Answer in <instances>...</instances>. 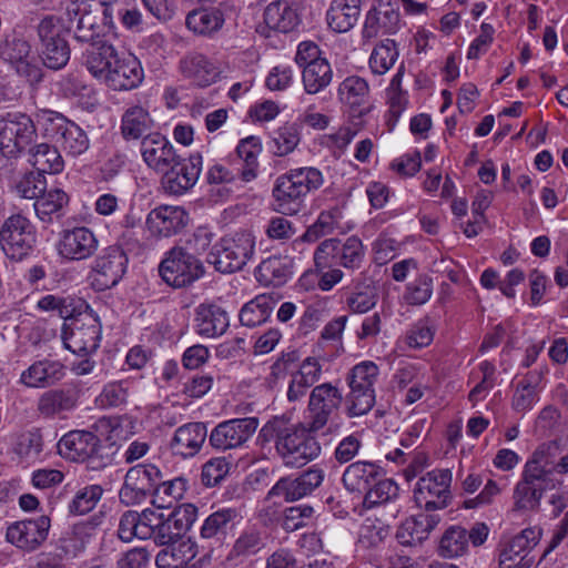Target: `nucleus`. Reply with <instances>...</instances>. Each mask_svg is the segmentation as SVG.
Segmentation results:
<instances>
[{
  "instance_id": "f704fd0d",
  "label": "nucleus",
  "mask_w": 568,
  "mask_h": 568,
  "mask_svg": "<svg viewBox=\"0 0 568 568\" xmlns=\"http://www.w3.org/2000/svg\"><path fill=\"white\" fill-rule=\"evenodd\" d=\"M264 22L270 30L287 33L301 23L297 8L286 0L273 1L264 10Z\"/></svg>"
},
{
  "instance_id": "423d86ee",
  "label": "nucleus",
  "mask_w": 568,
  "mask_h": 568,
  "mask_svg": "<svg viewBox=\"0 0 568 568\" xmlns=\"http://www.w3.org/2000/svg\"><path fill=\"white\" fill-rule=\"evenodd\" d=\"M365 258V246L355 235L345 240L332 237L322 241L314 251L315 270L342 266L347 271L358 270Z\"/></svg>"
},
{
  "instance_id": "a878e982",
  "label": "nucleus",
  "mask_w": 568,
  "mask_h": 568,
  "mask_svg": "<svg viewBox=\"0 0 568 568\" xmlns=\"http://www.w3.org/2000/svg\"><path fill=\"white\" fill-rule=\"evenodd\" d=\"M207 438L204 423L191 422L178 427L170 440V449L174 456L183 459L197 455Z\"/></svg>"
},
{
  "instance_id": "c756f323",
  "label": "nucleus",
  "mask_w": 568,
  "mask_h": 568,
  "mask_svg": "<svg viewBox=\"0 0 568 568\" xmlns=\"http://www.w3.org/2000/svg\"><path fill=\"white\" fill-rule=\"evenodd\" d=\"M100 444L99 437L89 430H71L58 443L61 456L73 462H85L91 458Z\"/></svg>"
},
{
  "instance_id": "2eb2a0df",
  "label": "nucleus",
  "mask_w": 568,
  "mask_h": 568,
  "mask_svg": "<svg viewBox=\"0 0 568 568\" xmlns=\"http://www.w3.org/2000/svg\"><path fill=\"white\" fill-rule=\"evenodd\" d=\"M260 425L256 417L232 418L219 423L209 435L210 445L226 452L242 448L254 435Z\"/></svg>"
},
{
  "instance_id": "ddd939ff",
  "label": "nucleus",
  "mask_w": 568,
  "mask_h": 568,
  "mask_svg": "<svg viewBox=\"0 0 568 568\" xmlns=\"http://www.w3.org/2000/svg\"><path fill=\"white\" fill-rule=\"evenodd\" d=\"M162 479L161 470L152 464L131 467L119 491V498L125 506L143 503L149 496H153L156 484Z\"/></svg>"
},
{
  "instance_id": "a19ab883",
  "label": "nucleus",
  "mask_w": 568,
  "mask_h": 568,
  "mask_svg": "<svg viewBox=\"0 0 568 568\" xmlns=\"http://www.w3.org/2000/svg\"><path fill=\"white\" fill-rule=\"evenodd\" d=\"M69 204L68 194L59 187L50 189L33 203L38 219L43 223H53L65 214Z\"/></svg>"
},
{
  "instance_id": "e2e57ef3",
  "label": "nucleus",
  "mask_w": 568,
  "mask_h": 568,
  "mask_svg": "<svg viewBox=\"0 0 568 568\" xmlns=\"http://www.w3.org/2000/svg\"><path fill=\"white\" fill-rule=\"evenodd\" d=\"M290 172L292 173L296 184L301 185L300 190L304 197H306L310 192L320 189L324 183L322 172L313 166L291 169Z\"/></svg>"
},
{
  "instance_id": "69168bd1",
  "label": "nucleus",
  "mask_w": 568,
  "mask_h": 568,
  "mask_svg": "<svg viewBox=\"0 0 568 568\" xmlns=\"http://www.w3.org/2000/svg\"><path fill=\"white\" fill-rule=\"evenodd\" d=\"M230 470V464L224 457H215L207 460L202 467V483L206 487L220 484Z\"/></svg>"
},
{
  "instance_id": "2f4dec72",
  "label": "nucleus",
  "mask_w": 568,
  "mask_h": 568,
  "mask_svg": "<svg viewBox=\"0 0 568 568\" xmlns=\"http://www.w3.org/2000/svg\"><path fill=\"white\" fill-rule=\"evenodd\" d=\"M542 536L540 527H529L514 536L499 555L500 568H514L534 549Z\"/></svg>"
},
{
  "instance_id": "338daca9",
  "label": "nucleus",
  "mask_w": 568,
  "mask_h": 568,
  "mask_svg": "<svg viewBox=\"0 0 568 568\" xmlns=\"http://www.w3.org/2000/svg\"><path fill=\"white\" fill-rule=\"evenodd\" d=\"M44 175L36 172L26 174L17 184L16 189L21 197L38 200L45 191Z\"/></svg>"
},
{
  "instance_id": "dca6fc26",
  "label": "nucleus",
  "mask_w": 568,
  "mask_h": 568,
  "mask_svg": "<svg viewBox=\"0 0 568 568\" xmlns=\"http://www.w3.org/2000/svg\"><path fill=\"white\" fill-rule=\"evenodd\" d=\"M51 519L41 515L18 520L8 525L6 540L27 552L37 550L48 538Z\"/></svg>"
},
{
  "instance_id": "1a4fd4ad",
  "label": "nucleus",
  "mask_w": 568,
  "mask_h": 568,
  "mask_svg": "<svg viewBox=\"0 0 568 568\" xmlns=\"http://www.w3.org/2000/svg\"><path fill=\"white\" fill-rule=\"evenodd\" d=\"M70 323H64L62 339L72 353L87 355L95 352L101 341V324L91 310L83 308Z\"/></svg>"
},
{
  "instance_id": "864d4df0",
  "label": "nucleus",
  "mask_w": 568,
  "mask_h": 568,
  "mask_svg": "<svg viewBox=\"0 0 568 568\" xmlns=\"http://www.w3.org/2000/svg\"><path fill=\"white\" fill-rule=\"evenodd\" d=\"M236 152L244 162L242 179L248 182L256 176L258 168L257 158L262 152L260 139L251 135L241 140L236 148Z\"/></svg>"
},
{
  "instance_id": "0e129e2a",
  "label": "nucleus",
  "mask_w": 568,
  "mask_h": 568,
  "mask_svg": "<svg viewBox=\"0 0 568 568\" xmlns=\"http://www.w3.org/2000/svg\"><path fill=\"white\" fill-rule=\"evenodd\" d=\"M183 534L184 531L180 528L176 520L170 514L169 516L162 518L160 525L151 538H153L156 545L169 546L181 541Z\"/></svg>"
},
{
  "instance_id": "603ef678",
  "label": "nucleus",
  "mask_w": 568,
  "mask_h": 568,
  "mask_svg": "<svg viewBox=\"0 0 568 568\" xmlns=\"http://www.w3.org/2000/svg\"><path fill=\"white\" fill-rule=\"evenodd\" d=\"M398 59L396 43L392 39L381 41L372 51L368 63L374 74L383 75L395 64Z\"/></svg>"
},
{
  "instance_id": "c85d7f7f",
  "label": "nucleus",
  "mask_w": 568,
  "mask_h": 568,
  "mask_svg": "<svg viewBox=\"0 0 568 568\" xmlns=\"http://www.w3.org/2000/svg\"><path fill=\"white\" fill-rule=\"evenodd\" d=\"M180 70L186 79L200 88L214 84L221 75L220 67L206 55L199 52H191L182 58L180 61Z\"/></svg>"
},
{
  "instance_id": "4468645a",
  "label": "nucleus",
  "mask_w": 568,
  "mask_h": 568,
  "mask_svg": "<svg viewBox=\"0 0 568 568\" xmlns=\"http://www.w3.org/2000/svg\"><path fill=\"white\" fill-rule=\"evenodd\" d=\"M128 256L118 245L104 248L94 260L89 278L95 291H105L115 286L126 272Z\"/></svg>"
},
{
  "instance_id": "b1692460",
  "label": "nucleus",
  "mask_w": 568,
  "mask_h": 568,
  "mask_svg": "<svg viewBox=\"0 0 568 568\" xmlns=\"http://www.w3.org/2000/svg\"><path fill=\"white\" fill-rule=\"evenodd\" d=\"M140 153L145 165L160 174L175 165L179 158L172 143L160 133L143 136Z\"/></svg>"
},
{
  "instance_id": "9b49d317",
  "label": "nucleus",
  "mask_w": 568,
  "mask_h": 568,
  "mask_svg": "<svg viewBox=\"0 0 568 568\" xmlns=\"http://www.w3.org/2000/svg\"><path fill=\"white\" fill-rule=\"evenodd\" d=\"M162 280L175 288L185 287L197 281L204 273L201 261L184 247L169 250L159 265Z\"/></svg>"
},
{
  "instance_id": "f8f14e48",
  "label": "nucleus",
  "mask_w": 568,
  "mask_h": 568,
  "mask_svg": "<svg viewBox=\"0 0 568 568\" xmlns=\"http://www.w3.org/2000/svg\"><path fill=\"white\" fill-rule=\"evenodd\" d=\"M37 136L36 125L26 113L8 112L0 120V152L13 158L23 151Z\"/></svg>"
},
{
  "instance_id": "cd10ccee",
  "label": "nucleus",
  "mask_w": 568,
  "mask_h": 568,
  "mask_svg": "<svg viewBox=\"0 0 568 568\" xmlns=\"http://www.w3.org/2000/svg\"><path fill=\"white\" fill-rule=\"evenodd\" d=\"M65 376V367L59 361L43 358L22 371L19 383L28 388H48Z\"/></svg>"
},
{
  "instance_id": "79ce46f5",
  "label": "nucleus",
  "mask_w": 568,
  "mask_h": 568,
  "mask_svg": "<svg viewBox=\"0 0 568 568\" xmlns=\"http://www.w3.org/2000/svg\"><path fill=\"white\" fill-rule=\"evenodd\" d=\"M154 121L146 108L134 104L121 118V133L125 140H138L153 128Z\"/></svg>"
},
{
  "instance_id": "20e7f679",
  "label": "nucleus",
  "mask_w": 568,
  "mask_h": 568,
  "mask_svg": "<svg viewBox=\"0 0 568 568\" xmlns=\"http://www.w3.org/2000/svg\"><path fill=\"white\" fill-rule=\"evenodd\" d=\"M37 123L43 134L53 140L61 151L70 156H80L90 148L87 132L62 113L52 110H40Z\"/></svg>"
},
{
  "instance_id": "37998d69",
  "label": "nucleus",
  "mask_w": 568,
  "mask_h": 568,
  "mask_svg": "<svg viewBox=\"0 0 568 568\" xmlns=\"http://www.w3.org/2000/svg\"><path fill=\"white\" fill-rule=\"evenodd\" d=\"M29 162L42 175L44 173L58 174L64 168V161L59 149L48 143H40L31 148Z\"/></svg>"
},
{
  "instance_id": "a18cd8bd",
  "label": "nucleus",
  "mask_w": 568,
  "mask_h": 568,
  "mask_svg": "<svg viewBox=\"0 0 568 568\" xmlns=\"http://www.w3.org/2000/svg\"><path fill=\"white\" fill-rule=\"evenodd\" d=\"M37 307L42 312H55L61 318L68 321L74 317L79 311L88 308V304L83 300L70 295L48 294L38 301Z\"/></svg>"
},
{
  "instance_id": "6ab92c4d",
  "label": "nucleus",
  "mask_w": 568,
  "mask_h": 568,
  "mask_svg": "<svg viewBox=\"0 0 568 568\" xmlns=\"http://www.w3.org/2000/svg\"><path fill=\"white\" fill-rule=\"evenodd\" d=\"M99 247L94 232L87 226H74L60 233L57 251L68 261H83L91 257Z\"/></svg>"
},
{
  "instance_id": "ea45409f",
  "label": "nucleus",
  "mask_w": 568,
  "mask_h": 568,
  "mask_svg": "<svg viewBox=\"0 0 568 568\" xmlns=\"http://www.w3.org/2000/svg\"><path fill=\"white\" fill-rule=\"evenodd\" d=\"M241 519L242 516L236 508H220L206 517L201 527L200 535L204 539L224 538L240 524Z\"/></svg>"
},
{
  "instance_id": "58836bf2",
  "label": "nucleus",
  "mask_w": 568,
  "mask_h": 568,
  "mask_svg": "<svg viewBox=\"0 0 568 568\" xmlns=\"http://www.w3.org/2000/svg\"><path fill=\"white\" fill-rule=\"evenodd\" d=\"M361 14V0H333L326 13L331 30L345 33L357 23Z\"/></svg>"
},
{
  "instance_id": "6e6552de",
  "label": "nucleus",
  "mask_w": 568,
  "mask_h": 568,
  "mask_svg": "<svg viewBox=\"0 0 568 568\" xmlns=\"http://www.w3.org/2000/svg\"><path fill=\"white\" fill-rule=\"evenodd\" d=\"M37 230L24 215L17 213L8 216L0 226V247L13 262L30 256L36 247Z\"/></svg>"
},
{
  "instance_id": "13d9d810",
  "label": "nucleus",
  "mask_w": 568,
  "mask_h": 568,
  "mask_svg": "<svg viewBox=\"0 0 568 568\" xmlns=\"http://www.w3.org/2000/svg\"><path fill=\"white\" fill-rule=\"evenodd\" d=\"M506 488V479H487L478 495L473 498H468L463 503V508L476 509L489 506L495 503Z\"/></svg>"
},
{
  "instance_id": "7c9ffc66",
  "label": "nucleus",
  "mask_w": 568,
  "mask_h": 568,
  "mask_svg": "<svg viewBox=\"0 0 568 568\" xmlns=\"http://www.w3.org/2000/svg\"><path fill=\"white\" fill-rule=\"evenodd\" d=\"M439 521L440 517L434 514L419 513L409 516L397 528L396 538L404 546L420 545Z\"/></svg>"
},
{
  "instance_id": "c9c22d12",
  "label": "nucleus",
  "mask_w": 568,
  "mask_h": 568,
  "mask_svg": "<svg viewBox=\"0 0 568 568\" xmlns=\"http://www.w3.org/2000/svg\"><path fill=\"white\" fill-rule=\"evenodd\" d=\"M196 332L204 337H216L230 325L227 313L215 304H200L195 311Z\"/></svg>"
},
{
  "instance_id": "f3484780",
  "label": "nucleus",
  "mask_w": 568,
  "mask_h": 568,
  "mask_svg": "<svg viewBox=\"0 0 568 568\" xmlns=\"http://www.w3.org/2000/svg\"><path fill=\"white\" fill-rule=\"evenodd\" d=\"M325 478L322 468L314 465L296 477H283L268 490L266 499L274 497L284 501H295L312 494Z\"/></svg>"
},
{
  "instance_id": "72a5a7b5",
  "label": "nucleus",
  "mask_w": 568,
  "mask_h": 568,
  "mask_svg": "<svg viewBox=\"0 0 568 568\" xmlns=\"http://www.w3.org/2000/svg\"><path fill=\"white\" fill-rule=\"evenodd\" d=\"M383 469L372 462H355L346 467L342 481L349 493L364 494L379 477Z\"/></svg>"
},
{
  "instance_id": "680f3d73",
  "label": "nucleus",
  "mask_w": 568,
  "mask_h": 568,
  "mask_svg": "<svg viewBox=\"0 0 568 568\" xmlns=\"http://www.w3.org/2000/svg\"><path fill=\"white\" fill-rule=\"evenodd\" d=\"M432 294V278L427 275H419L407 284L403 298L409 305H423L429 301Z\"/></svg>"
},
{
  "instance_id": "0eeeda50",
  "label": "nucleus",
  "mask_w": 568,
  "mask_h": 568,
  "mask_svg": "<svg viewBox=\"0 0 568 568\" xmlns=\"http://www.w3.org/2000/svg\"><path fill=\"white\" fill-rule=\"evenodd\" d=\"M379 376L378 366L371 361L356 364L347 375L349 393L346 407L349 417L366 415L375 405V384Z\"/></svg>"
},
{
  "instance_id": "3c124183",
  "label": "nucleus",
  "mask_w": 568,
  "mask_h": 568,
  "mask_svg": "<svg viewBox=\"0 0 568 568\" xmlns=\"http://www.w3.org/2000/svg\"><path fill=\"white\" fill-rule=\"evenodd\" d=\"M469 547L468 531L460 526L449 527L439 541V554L445 558L465 555Z\"/></svg>"
},
{
  "instance_id": "39448f33",
  "label": "nucleus",
  "mask_w": 568,
  "mask_h": 568,
  "mask_svg": "<svg viewBox=\"0 0 568 568\" xmlns=\"http://www.w3.org/2000/svg\"><path fill=\"white\" fill-rule=\"evenodd\" d=\"M256 237L252 231L242 230L220 239L207 254V262L221 273L242 270L255 253Z\"/></svg>"
},
{
  "instance_id": "9d476101",
  "label": "nucleus",
  "mask_w": 568,
  "mask_h": 568,
  "mask_svg": "<svg viewBox=\"0 0 568 568\" xmlns=\"http://www.w3.org/2000/svg\"><path fill=\"white\" fill-rule=\"evenodd\" d=\"M453 473L448 468H435L418 478L413 490L414 501L425 510L446 508L452 500Z\"/></svg>"
},
{
  "instance_id": "393cba45",
  "label": "nucleus",
  "mask_w": 568,
  "mask_h": 568,
  "mask_svg": "<svg viewBox=\"0 0 568 568\" xmlns=\"http://www.w3.org/2000/svg\"><path fill=\"white\" fill-rule=\"evenodd\" d=\"M293 179L290 170L275 180L272 196V206L275 212L284 215L297 214L304 206L305 197Z\"/></svg>"
},
{
  "instance_id": "49530a36",
  "label": "nucleus",
  "mask_w": 568,
  "mask_h": 568,
  "mask_svg": "<svg viewBox=\"0 0 568 568\" xmlns=\"http://www.w3.org/2000/svg\"><path fill=\"white\" fill-rule=\"evenodd\" d=\"M332 79L333 70L326 59L310 63L307 67L303 68L302 71V82L307 94L322 92L331 84Z\"/></svg>"
},
{
  "instance_id": "8fccbe9b",
  "label": "nucleus",
  "mask_w": 568,
  "mask_h": 568,
  "mask_svg": "<svg viewBox=\"0 0 568 568\" xmlns=\"http://www.w3.org/2000/svg\"><path fill=\"white\" fill-rule=\"evenodd\" d=\"M186 490V480L181 477H176L171 480H165L156 484L153 493L152 504L156 508H171L178 503Z\"/></svg>"
},
{
  "instance_id": "4c0bfd02",
  "label": "nucleus",
  "mask_w": 568,
  "mask_h": 568,
  "mask_svg": "<svg viewBox=\"0 0 568 568\" xmlns=\"http://www.w3.org/2000/svg\"><path fill=\"white\" fill-rule=\"evenodd\" d=\"M399 13L390 4L372 8L365 17L362 34L372 39L379 33H394L398 29Z\"/></svg>"
},
{
  "instance_id": "bf43d9fd",
  "label": "nucleus",
  "mask_w": 568,
  "mask_h": 568,
  "mask_svg": "<svg viewBox=\"0 0 568 568\" xmlns=\"http://www.w3.org/2000/svg\"><path fill=\"white\" fill-rule=\"evenodd\" d=\"M436 326L428 317L416 322L406 333L405 343L415 349L427 347L432 344Z\"/></svg>"
},
{
  "instance_id": "a211bd4d",
  "label": "nucleus",
  "mask_w": 568,
  "mask_h": 568,
  "mask_svg": "<svg viewBox=\"0 0 568 568\" xmlns=\"http://www.w3.org/2000/svg\"><path fill=\"white\" fill-rule=\"evenodd\" d=\"M41 41V57L43 64L50 69H61L70 59L67 41L61 37V27L52 18H44L38 26Z\"/></svg>"
},
{
  "instance_id": "09e8293b",
  "label": "nucleus",
  "mask_w": 568,
  "mask_h": 568,
  "mask_svg": "<svg viewBox=\"0 0 568 568\" xmlns=\"http://www.w3.org/2000/svg\"><path fill=\"white\" fill-rule=\"evenodd\" d=\"M291 270L285 260L271 256L264 260L256 268V277L264 285L280 286L287 282Z\"/></svg>"
},
{
  "instance_id": "4be33fe9",
  "label": "nucleus",
  "mask_w": 568,
  "mask_h": 568,
  "mask_svg": "<svg viewBox=\"0 0 568 568\" xmlns=\"http://www.w3.org/2000/svg\"><path fill=\"white\" fill-rule=\"evenodd\" d=\"M202 162L201 154H192L185 160L179 156L175 165L162 173V185L165 192L181 195L192 189L200 178Z\"/></svg>"
},
{
  "instance_id": "e433bc0d",
  "label": "nucleus",
  "mask_w": 568,
  "mask_h": 568,
  "mask_svg": "<svg viewBox=\"0 0 568 568\" xmlns=\"http://www.w3.org/2000/svg\"><path fill=\"white\" fill-rule=\"evenodd\" d=\"M197 546L191 539L169 545L159 551L155 557L158 568H196L199 560L190 564L196 556Z\"/></svg>"
},
{
  "instance_id": "052dcab7",
  "label": "nucleus",
  "mask_w": 568,
  "mask_h": 568,
  "mask_svg": "<svg viewBox=\"0 0 568 568\" xmlns=\"http://www.w3.org/2000/svg\"><path fill=\"white\" fill-rule=\"evenodd\" d=\"M103 489L100 485H90L80 489L72 501L69 504V510L74 515H84L91 511L101 499Z\"/></svg>"
},
{
  "instance_id": "7ed1b4c3",
  "label": "nucleus",
  "mask_w": 568,
  "mask_h": 568,
  "mask_svg": "<svg viewBox=\"0 0 568 568\" xmlns=\"http://www.w3.org/2000/svg\"><path fill=\"white\" fill-rule=\"evenodd\" d=\"M312 428L302 425H287L282 418H273L261 429L265 440H274L277 454L288 467H302L316 459L321 445L313 436Z\"/></svg>"
},
{
  "instance_id": "bb28decb",
  "label": "nucleus",
  "mask_w": 568,
  "mask_h": 568,
  "mask_svg": "<svg viewBox=\"0 0 568 568\" xmlns=\"http://www.w3.org/2000/svg\"><path fill=\"white\" fill-rule=\"evenodd\" d=\"M79 393L74 388H53L43 392L37 402V412L44 418H64L75 409Z\"/></svg>"
},
{
  "instance_id": "774afa93",
  "label": "nucleus",
  "mask_w": 568,
  "mask_h": 568,
  "mask_svg": "<svg viewBox=\"0 0 568 568\" xmlns=\"http://www.w3.org/2000/svg\"><path fill=\"white\" fill-rule=\"evenodd\" d=\"M314 509L308 505H297L288 507L284 511L282 527L286 531H295L307 525L313 517Z\"/></svg>"
},
{
  "instance_id": "412c9836",
  "label": "nucleus",
  "mask_w": 568,
  "mask_h": 568,
  "mask_svg": "<svg viewBox=\"0 0 568 568\" xmlns=\"http://www.w3.org/2000/svg\"><path fill=\"white\" fill-rule=\"evenodd\" d=\"M1 57L31 85L42 80V69L31 53L28 41L17 38L7 41L1 49Z\"/></svg>"
},
{
  "instance_id": "4d7b16f0",
  "label": "nucleus",
  "mask_w": 568,
  "mask_h": 568,
  "mask_svg": "<svg viewBox=\"0 0 568 568\" xmlns=\"http://www.w3.org/2000/svg\"><path fill=\"white\" fill-rule=\"evenodd\" d=\"M266 545V536L264 532L253 526L241 532L235 540L231 554L233 556H251L258 552Z\"/></svg>"
},
{
  "instance_id": "c03bdc74",
  "label": "nucleus",
  "mask_w": 568,
  "mask_h": 568,
  "mask_svg": "<svg viewBox=\"0 0 568 568\" xmlns=\"http://www.w3.org/2000/svg\"><path fill=\"white\" fill-rule=\"evenodd\" d=\"M185 24L194 33L212 34L224 24V14L216 8L193 10L186 16Z\"/></svg>"
},
{
  "instance_id": "473e14b6",
  "label": "nucleus",
  "mask_w": 568,
  "mask_h": 568,
  "mask_svg": "<svg viewBox=\"0 0 568 568\" xmlns=\"http://www.w3.org/2000/svg\"><path fill=\"white\" fill-rule=\"evenodd\" d=\"M337 93L341 102L351 109L354 116L362 118L371 112L372 105L367 103L369 85L365 79L347 77L339 83Z\"/></svg>"
},
{
  "instance_id": "5fc2aeb1",
  "label": "nucleus",
  "mask_w": 568,
  "mask_h": 568,
  "mask_svg": "<svg viewBox=\"0 0 568 568\" xmlns=\"http://www.w3.org/2000/svg\"><path fill=\"white\" fill-rule=\"evenodd\" d=\"M364 494L363 506L372 509L394 500L398 496V486L394 480L382 476Z\"/></svg>"
},
{
  "instance_id": "f257e3e1",
  "label": "nucleus",
  "mask_w": 568,
  "mask_h": 568,
  "mask_svg": "<svg viewBox=\"0 0 568 568\" xmlns=\"http://www.w3.org/2000/svg\"><path fill=\"white\" fill-rule=\"evenodd\" d=\"M115 3L116 0H72L67 14L71 23L77 22L74 38L89 44L83 54L89 73L114 91H128L142 83L144 72L135 55L119 53L103 39L114 27Z\"/></svg>"
},
{
  "instance_id": "f03ea898",
  "label": "nucleus",
  "mask_w": 568,
  "mask_h": 568,
  "mask_svg": "<svg viewBox=\"0 0 568 568\" xmlns=\"http://www.w3.org/2000/svg\"><path fill=\"white\" fill-rule=\"evenodd\" d=\"M556 450L554 443H542L527 458L513 494L517 509H538L545 493L562 484L557 476L568 474V454L556 462Z\"/></svg>"
},
{
  "instance_id": "de8ad7c7",
  "label": "nucleus",
  "mask_w": 568,
  "mask_h": 568,
  "mask_svg": "<svg viewBox=\"0 0 568 568\" xmlns=\"http://www.w3.org/2000/svg\"><path fill=\"white\" fill-rule=\"evenodd\" d=\"M273 310V298L265 294L257 295L243 305L240 311V322L247 327H255L267 321Z\"/></svg>"
},
{
  "instance_id": "5701e85b",
  "label": "nucleus",
  "mask_w": 568,
  "mask_h": 568,
  "mask_svg": "<svg viewBox=\"0 0 568 568\" xmlns=\"http://www.w3.org/2000/svg\"><path fill=\"white\" fill-rule=\"evenodd\" d=\"M343 400L341 390L331 383H323L315 386L310 394L308 409L312 414L311 428L320 430L323 428L329 416L338 409Z\"/></svg>"
},
{
  "instance_id": "aec40b11",
  "label": "nucleus",
  "mask_w": 568,
  "mask_h": 568,
  "mask_svg": "<svg viewBox=\"0 0 568 568\" xmlns=\"http://www.w3.org/2000/svg\"><path fill=\"white\" fill-rule=\"evenodd\" d=\"M189 222V214L179 205H159L146 215L145 225L151 236L169 239L180 233Z\"/></svg>"
},
{
  "instance_id": "6e6d98bb",
  "label": "nucleus",
  "mask_w": 568,
  "mask_h": 568,
  "mask_svg": "<svg viewBox=\"0 0 568 568\" xmlns=\"http://www.w3.org/2000/svg\"><path fill=\"white\" fill-rule=\"evenodd\" d=\"M341 217L342 213L338 209L322 212L317 220L305 231L301 240L312 243L332 234L338 227Z\"/></svg>"
}]
</instances>
